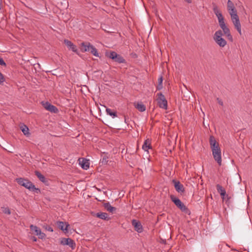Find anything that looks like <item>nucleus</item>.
Returning a JSON list of instances; mask_svg holds the SVG:
<instances>
[{
	"label": "nucleus",
	"mask_w": 252,
	"mask_h": 252,
	"mask_svg": "<svg viewBox=\"0 0 252 252\" xmlns=\"http://www.w3.org/2000/svg\"><path fill=\"white\" fill-rule=\"evenodd\" d=\"M213 11L218 18L219 26L221 29L223 30L224 34L230 41L232 42L233 38L231 34L230 30L226 25L224 22V18L217 6L214 7Z\"/></svg>",
	"instance_id": "nucleus-1"
},
{
	"label": "nucleus",
	"mask_w": 252,
	"mask_h": 252,
	"mask_svg": "<svg viewBox=\"0 0 252 252\" xmlns=\"http://www.w3.org/2000/svg\"><path fill=\"white\" fill-rule=\"evenodd\" d=\"M228 12L231 17V20L232 22L236 29L239 33L241 35L242 34V31H241V25L240 23V21L239 20V16L237 14V10L235 9V7L231 9V10H228Z\"/></svg>",
	"instance_id": "nucleus-2"
},
{
	"label": "nucleus",
	"mask_w": 252,
	"mask_h": 252,
	"mask_svg": "<svg viewBox=\"0 0 252 252\" xmlns=\"http://www.w3.org/2000/svg\"><path fill=\"white\" fill-rule=\"evenodd\" d=\"M16 182L21 186L24 187L30 190L36 192H40V189L35 188V186L29 180L22 178H17Z\"/></svg>",
	"instance_id": "nucleus-3"
},
{
	"label": "nucleus",
	"mask_w": 252,
	"mask_h": 252,
	"mask_svg": "<svg viewBox=\"0 0 252 252\" xmlns=\"http://www.w3.org/2000/svg\"><path fill=\"white\" fill-rule=\"evenodd\" d=\"M223 35L226 36L221 29V30H219L216 31L213 36V39L216 44L221 48L224 47L227 44V41L222 37Z\"/></svg>",
	"instance_id": "nucleus-4"
},
{
	"label": "nucleus",
	"mask_w": 252,
	"mask_h": 252,
	"mask_svg": "<svg viewBox=\"0 0 252 252\" xmlns=\"http://www.w3.org/2000/svg\"><path fill=\"white\" fill-rule=\"evenodd\" d=\"M157 102L158 106L162 109L166 110L167 109V101L164 95L161 93L157 94Z\"/></svg>",
	"instance_id": "nucleus-5"
},
{
	"label": "nucleus",
	"mask_w": 252,
	"mask_h": 252,
	"mask_svg": "<svg viewBox=\"0 0 252 252\" xmlns=\"http://www.w3.org/2000/svg\"><path fill=\"white\" fill-rule=\"evenodd\" d=\"M106 56L116 62L118 63H124L125 62V60L120 55L117 54L115 52H111L110 53H106Z\"/></svg>",
	"instance_id": "nucleus-6"
},
{
	"label": "nucleus",
	"mask_w": 252,
	"mask_h": 252,
	"mask_svg": "<svg viewBox=\"0 0 252 252\" xmlns=\"http://www.w3.org/2000/svg\"><path fill=\"white\" fill-rule=\"evenodd\" d=\"M212 155L215 161L217 162L219 165H221V150L220 147L212 149Z\"/></svg>",
	"instance_id": "nucleus-7"
},
{
	"label": "nucleus",
	"mask_w": 252,
	"mask_h": 252,
	"mask_svg": "<svg viewBox=\"0 0 252 252\" xmlns=\"http://www.w3.org/2000/svg\"><path fill=\"white\" fill-rule=\"evenodd\" d=\"M170 198L174 204L182 211H185L187 209L186 206L178 198L175 197L174 195H171Z\"/></svg>",
	"instance_id": "nucleus-8"
},
{
	"label": "nucleus",
	"mask_w": 252,
	"mask_h": 252,
	"mask_svg": "<svg viewBox=\"0 0 252 252\" xmlns=\"http://www.w3.org/2000/svg\"><path fill=\"white\" fill-rule=\"evenodd\" d=\"M61 244L63 245H68L72 250H74L76 247L75 243L70 238H62L61 240Z\"/></svg>",
	"instance_id": "nucleus-9"
},
{
	"label": "nucleus",
	"mask_w": 252,
	"mask_h": 252,
	"mask_svg": "<svg viewBox=\"0 0 252 252\" xmlns=\"http://www.w3.org/2000/svg\"><path fill=\"white\" fill-rule=\"evenodd\" d=\"M30 227L32 231H34L35 234L38 236L39 238L43 239L45 238V234L42 232L41 230L36 226L31 224Z\"/></svg>",
	"instance_id": "nucleus-10"
},
{
	"label": "nucleus",
	"mask_w": 252,
	"mask_h": 252,
	"mask_svg": "<svg viewBox=\"0 0 252 252\" xmlns=\"http://www.w3.org/2000/svg\"><path fill=\"white\" fill-rule=\"evenodd\" d=\"M172 182L174 184L176 190L178 192L183 193L185 191V189L183 185L182 184H181V183L179 181L173 180Z\"/></svg>",
	"instance_id": "nucleus-11"
},
{
	"label": "nucleus",
	"mask_w": 252,
	"mask_h": 252,
	"mask_svg": "<svg viewBox=\"0 0 252 252\" xmlns=\"http://www.w3.org/2000/svg\"><path fill=\"white\" fill-rule=\"evenodd\" d=\"M79 165L85 170H87L89 168L90 163L89 160L84 158H81L78 159Z\"/></svg>",
	"instance_id": "nucleus-12"
},
{
	"label": "nucleus",
	"mask_w": 252,
	"mask_h": 252,
	"mask_svg": "<svg viewBox=\"0 0 252 252\" xmlns=\"http://www.w3.org/2000/svg\"><path fill=\"white\" fill-rule=\"evenodd\" d=\"M209 142L211 150L220 147L219 143L217 142L215 138L213 136H210Z\"/></svg>",
	"instance_id": "nucleus-13"
},
{
	"label": "nucleus",
	"mask_w": 252,
	"mask_h": 252,
	"mask_svg": "<svg viewBox=\"0 0 252 252\" xmlns=\"http://www.w3.org/2000/svg\"><path fill=\"white\" fill-rule=\"evenodd\" d=\"M57 224L58 227L63 231L65 232L68 231V227L69 226V224L63 221H58Z\"/></svg>",
	"instance_id": "nucleus-14"
},
{
	"label": "nucleus",
	"mask_w": 252,
	"mask_h": 252,
	"mask_svg": "<svg viewBox=\"0 0 252 252\" xmlns=\"http://www.w3.org/2000/svg\"><path fill=\"white\" fill-rule=\"evenodd\" d=\"M64 43L68 48H69V49L71 50L73 52L76 53L77 52L76 46L74 44H73V43L71 42L70 41H69L67 39H64Z\"/></svg>",
	"instance_id": "nucleus-15"
},
{
	"label": "nucleus",
	"mask_w": 252,
	"mask_h": 252,
	"mask_svg": "<svg viewBox=\"0 0 252 252\" xmlns=\"http://www.w3.org/2000/svg\"><path fill=\"white\" fill-rule=\"evenodd\" d=\"M132 225L134 226L135 229L136 231L140 233L142 231V226L140 222L135 220H133L132 221Z\"/></svg>",
	"instance_id": "nucleus-16"
},
{
	"label": "nucleus",
	"mask_w": 252,
	"mask_h": 252,
	"mask_svg": "<svg viewBox=\"0 0 252 252\" xmlns=\"http://www.w3.org/2000/svg\"><path fill=\"white\" fill-rule=\"evenodd\" d=\"M43 105H44V108L46 110H47L51 112H56L58 110L57 108L55 106L51 104L49 102H46Z\"/></svg>",
	"instance_id": "nucleus-17"
},
{
	"label": "nucleus",
	"mask_w": 252,
	"mask_h": 252,
	"mask_svg": "<svg viewBox=\"0 0 252 252\" xmlns=\"http://www.w3.org/2000/svg\"><path fill=\"white\" fill-rule=\"evenodd\" d=\"M81 50L82 52H89L90 50V48L92 45L89 42H82L81 44Z\"/></svg>",
	"instance_id": "nucleus-18"
},
{
	"label": "nucleus",
	"mask_w": 252,
	"mask_h": 252,
	"mask_svg": "<svg viewBox=\"0 0 252 252\" xmlns=\"http://www.w3.org/2000/svg\"><path fill=\"white\" fill-rule=\"evenodd\" d=\"M151 148V141L149 139H146L142 146V149L145 151H148Z\"/></svg>",
	"instance_id": "nucleus-19"
},
{
	"label": "nucleus",
	"mask_w": 252,
	"mask_h": 252,
	"mask_svg": "<svg viewBox=\"0 0 252 252\" xmlns=\"http://www.w3.org/2000/svg\"><path fill=\"white\" fill-rule=\"evenodd\" d=\"M96 216L102 220H109L110 218L108 217V215L106 213L99 212L97 213L96 214Z\"/></svg>",
	"instance_id": "nucleus-20"
},
{
	"label": "nucleus",
	"mask_w": 252,
	"mask_h": 252,
	"mask_svg": "<svg viewBox=\"0 0 252 252\" xmlns=\"http://www.w3.org/2000/svg\"><path fill=\"white\" fill-rule=\"evenodd\" d=\"M35 174L41 182L44 183H45L47 182V180H46L45 177L42 174H41V173L40 172L38 171H35Z\"/></svg>",
	"instance_id": "nucleus-21"
},
{
	"label": "nucleus",
	"mask_w": 252,
	"mask_h": 252,
	"mask_svg": "<svg viewBox=\"0 0 252 252\" xmlns=\"http://www.w3.org/2000/svg\"><path fill=\"white\" fill-rule=\"evenodd\" d=\"M134 106L140 112H144L146 110L145 106L141 102L135 103Z\"/></svg>",
	"instance_id": "nucleus-22"
},
{
	"label": "nucleus",
	"mask_w": 252,
	"mask_h": 252,
	"mask_svg": "<svg viewBox=\"0 0 252 252\" xmlns=\"http://www.w3.org/2000/svg\"><path fill=\"white\" fill-rule=\"evenodd\" d=\"M104 207L107 211L109 212L113 213L114 211H116V208L112 207L109 203H105L104 204Z\"/></svg>",
	"instance_id": "nucleus-23"
},
{
	"label": "nucleus",
	"mask_w": 252,
	"mask_h": 252,
	"mask_svg": "<svg viewBox=\"0 0 252 252\" xmlns=\"http://www.w3.org/2000/svg\"><path fill=\"white\" fill-rule=\"evenodd\" d=\"M20 129L25 135L28 136L30 134L29 129L26 125H22L20 126Z\"/></svg>",
	"instance_id": "nucleus-24"
},
{
	"label": "nucleus",
	"mask_w": 252,
	"mask_h": 252,
	"mask_svg": "<svg viewBox=\"0 0 252 252\" xmlns=\"http://www.w3.org/2000/svg\"><path fill=\"white\" fill-rule=\"evenodd\" d=\"M106 112L107 114L112 116L113 118L117 116L116 112L115 111H113L111 109L106 108Z\"/></svg>",
	"instance_id": "nucleus-25"
},
{
	"label": "nucleus",
	"mask_w": 252,
	"mask_h": 252,
	"mask_svg": "<svg viewBox=\"0 0 252 252\" xmlns=\"http://www.w3.org/2000/svg\"><path fill=\"white\" fill-rule=\"evenodd\" d=\"M90 47L91 48L89 52H90L94 56L97 57H99V54L97 52L96 49L93 45H92V46Z\"/></svg>",
	"instance_id": "nucleus-26"
},
{
	"label": "nucleus",
	"mask_w": 252,
	"mask_h": 252,
	"mask_svg": "<svg viewBox=\"0 0 252 252\" xmlns=\"http://www.w3.org/2000/svg\"><path fill=\"white\" fill-rule=\"evenodd\" d=\"M162 81H163L162 77L160 76L158 79V85L157 87V90H161L162 88Z\"/></svg>",
	"instance_id": "nucleus-27"
},
{
	"label": "nucleus",
	"mask_w": 252,
	"mask_h": 252,
	"mask_svg": "<svg viewBox=\"0 0 252 252\" xmlns=\"http://www.w3.org/2000/svg\"><path fill=\"white\" fill-rule=\"evenodd\" d=\"M227 10H231V9H233V8H235L234 3L232 2L231 0H228L227 1Z\"/></svg>",
	"instance_id": "nucleus-28"
},
{
	"label": "nucleus",
	"mask_w": 252,
	"mask_h": 252,
	"mask_svg": "<svg viewBox=\"0 0 252 252\" xmlns=\"http://www.w3.org/2000/svg\"><path fill=\"white\" fill-rule=\"evenodd\" d=\"M216 187L218 191L220 193H221L225 191V190L219 184L217 185Z\"/></svg>",
	"instance_id": "nucleus-29"
},
{
	"label": "nucleus",
	"mask_w": 252,
	"mask_h": 252,
	"mask_svg": "<svg viewBox=\"0 0 252 252\" xmlns=\"http://www.w3.org/2000/svg\"><path fill=\"white\" fill-rule=\"evenodd\" d=\"M1 211L5 214L10 215L11 213L10 210L8 208H2Z\"/></svg>",
	"instance_id": "nucleus-30"
},
{
	"label": "nucleus",
	"mask_w": 252,
	"mask_h": 252,
	"mask_svg": "<svg viewBox=\"0 0 252 252\" xmlns=\"http://www.w3.org/2000/svg\"><path fill=\"white\" fill-rule=\"evenodd\" d=\"M108 158L107 156H104L101 159V162L103 164H106L108 161Z\"/></svg>",
	"instance_id": "nucleus-31"
},
{
	"label": "nucleus",
	"mask_w": 252,
	"mask_h": 252,
	"mask_svg": "<svg viewBox=\"0 0 252 252\" xmlns=\"http://www.w3.org/2000/svg\"><path fill=\"white\" fill-rule=\"evenodd\" d=\"M44 227L45 228V229L49 231H50V232H53V228L49 226V225H46V226H44Z\"/></svg>",
	"instance_id": "nucleus-32"
},
{
	"label": "nucleus",
	"mask_w": 252,
	"mask_h": 252,
	"mask_svg": "<svg viewBox=\"0 0 252 252\" xmlns=\"http://www.w3.org/2000/svg\"><path fill=\"white\" fill-rule=\"evenodd\" d=\"M217 101H218V103H219L220 105H221V106H222V105H223V101H222L221 99H219V98H217Z\"/></svg>",
	"instance_id": "nucleus-33"
},
{
	"label": "nucleus",
	"mask_w": 252,
	"mask_h": 252,
	"mask_svg": "<svg viewBox=\"0 0 252 252\" xmlns=\"http://www.w3.org/2000/svg\"><path fill=\"white\" fill-rule=\"evenodd\" d=\"M0 76H1V84L2 83H3V82H4L5 81V79L4 78V76H3V75L1 73Z\"/></svg>",
	"instance_id": "nucleus-34"
},
{
	"label": "nucleus",
	"mask_w": 252,
	"mask_h": 252,
	"mask_svg": "<svg viewBox=\"0 0 252 252\" xmlns=\"http://www.w3.org/2000/svg\"><path fill=\"white\" fill-rule=\"evenodd\" d=\"M225 194H226V191H224V192H222V193H220V196H221V197H222L223 199L224 198V196L225 195Z\"/></svg>",
	"instance_id": "nucleus-35"
},
{
	"label": "nucleus",
	"mask_w": 252,
	"mask_h": 252,
	"mask_svg": "<svg viewBox=\"0 0 252 252\" xmlns=\"http://www.w3.org/2000/svg\"><path fill=\"white\" fill-rule=\"evenodd\" d=\"M2 65L6 66V63L4 62V61L2 59H1V66Z\"/></svg>",
	"instance_id": "nucleus-36"
},
{
	"label": "nucleus",
	"mask_w": 252,
	"mask_h": 252,
	"mask_svg": "<svg viewBox=\"0 0 252 252\" xmlns=\"http://www.w3.org/2000/svg\"><path fill=\"white\" fill-rule=\"evenodd\" d=\"M185 0L189 3H190L191 2V0Z\"/></svg>",
	"instance_id": "nucleus-37"
},
{
	"label": "nucleus",
	"mask_w": 252,
	"mask_h": 252,
	"mask_svg": "<svg viewBox=\"0 0 252 252\" xmlns=\"http://www.w3.org/2000/svg\"><path fill=\"white\" fill-rule=\"evenodd\" d=\"M33 241H36V238H35V237H34V238H33Z\"/></svg>",
	"instance_id": "nucleus-38"
}]
</instances>
